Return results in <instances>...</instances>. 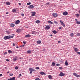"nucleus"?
<instances>
[{
    "label": "nucleus",
    "mask_w": 80,
    "mask_h": 80,
    "mask_svg": "<svg viewBox=\"0 0 80 80\" xmlns=\"http://www.w3.org/2000/svg\"><path fill=\"white\" fill-rule=\"evenodd\" d=\"M6 14H8V12H7L6 13Z\"/></svg>",
    "instance_id": "obj_57"
},
{
    "label": "nucleus",
    "mask_w": 80,
    "mask_h": 80,
    "mask_svg": "<svg viewBox=\"0 0 80 80\" xmlns=\"http://www.w3.org/2000/svg\"><path fill=\"white\" fill-rule=\"evenodd\" d=\"M30 4H31V3L30 2H28L27 3V5H30Z\"/></svg>",
    "instance_id": "obj_36"
},
{
    "label": "nucleus",
    "mask_w": 80,
    "mask_h": 80,
    "mask_svg": "<svg viewBox=\"0 0 80 80\" xmlns=\"http://www.w3.org/2000/svg\"><path fill=\"white\" fill-rule=\"evenodd\" d=\"M63 15H68V12H64L63 13Z\"/></svg>",
    "instance_id": "obj_9"
},
{
    "label": "nucleus",
    "mask_w": 80,
    "mask_h": 80,
    "mask_svg": "<svg viewBox=\"0 0 80 80\" xmlns=\"http://www.w3.org/2000/svg\"><path fill=\"white\" fill-rule=\"evenodd\" d=\"M40 74H41V75H44H44H46L45 73V72H40Z\"/></svg>",
    "instance_id": "obj_12"
},
{
    "label": "nucleus",
    "mask_w": 80,
    "mask_h": 80,
    "mask_svg": "<svg viewBox=\"0 0 80 80\" xmlns=\"http://www.w3.org/2000/svg\"><path fill=\"white\" fill-rule=\"evenodd\" d=\"M76 23H77V24H80V22H79L78 21L77 22H76Z\"/></svg>",
    "instance_id": "obj_34"
},
{
    "label": "nucleus",
    "mask_w": 80,
    "mask_h": 80,
    "mask_svg": "<svg viewBox=\"0 0 80 80\" xmlns=\"http://www.w3.org/2000/svg\"><path fill=\"white\" fill-rule=\"evenodd\" d=\"M34 8V6L33 5H30L29 6V8Z\"/></svg>",
    "instance_id": "obj_11"
},
{
    "label": "nucleus",
    "mask_w": 80,
    "mask_h": 80,
    "mask_svg": "<svg viewBox=\"0 0 80 80\" xmlns=\"http://www.w3.org/2000/svg\"><path fill=\"white\" fill-rule=\"evenodd\" d=\"M11 80H15V78L14 77L10 78Z\"/></svg>",
    "instance_id": "obj_27"
},
{
    "label": "nucleus",
    "mask_w": 80,
    "mask_h": 80,
    "mask_svg": "<svg viewBox=\"0 0 80 80\" xmlns=\"http://www.w3.org/2000/svg\"><path fill=\"white\" fill-rule=\"evenodd\" d=\"M21 76H22V74H20L19 75V77H21Z\"/></svg>",
    "instance_id": "obj_45"
},
{
    "label": "nucleus",
    "mask_w": 80,
    "mask_h": 80,
    "mask_svg": "<svg viewBox=\"0 0 80 80\" xmlns=\"http://www.w3.org/2000/svg\"><path fill=\"white\" fill-rule=\"evenodd\" d=\"M73 75H74V76H75V77H80V75H78L77 73H73Z\"/></svg>",
    "instance_id": "obj_4"
},
{
    "label": "nucleus",
    "mask_w": 80,
    "mask_h": 80,
    "mask_svg": "<svg viewBox=\"0 0 80 80\" xmlns=\"http://www.w3.org/2000/svg\"><path fill=\"white\" fill-rule=\"evenodd\" d=\"M60 41H58V43H60Z\"/></svg>",
    "instance_id": "obj_63"
},
{
    "label": "nucleus",
    "mask_w": 80,
    "mask_h": 80,
    "mask_svg": "<svg viewBox=\"0 0 80 80\" xmlns=\"http://www.w3.org/2000/svg\"><path fill=\"white\" fill-rule=\"evenodd\" d=\"M0 76H2V74H0Z\"/></svg>",
    "instance_id": "obj_56"
},
{
    "label": "nucleus",
    "mask_w": 80,
    "mask_h": 80,
    "mask_svg": "<svg viewBox=\"0 0 80 80\" xmlns=\"http://www.w3.org/2000/svg\"><path fill=\"white\" fill-rule=\"evenodd\" d=\"M56 65V66H58L59 65V64H57Z\"/></svg>",
    "instance_id": "obj_48"
},
{
    "label": "nucleus",
    "mask_w": 80,
    "mask_h": 80,
    "mask_svg": "<svg viewBox=\"0 0 80 80\" xmlns=\"http://www.w3.org/2000/svg\"><path fill=\"white\" fill-rule=\"evenodd\" d=\"M52 16L55 18H56L58 17V14L55 13H53L52 14Z\"/></svg>",
    "instance_id": "obj_2"
},
{
    "label": "nucleus",
    "mask_w": 80,
    "mask_h": 80,
    "mask_svg": "<svg viewBox=\"0 0 80 80\" xmlns=\"http://www.w3.org/2000/svg\"><path fill=\"white\" fill-rule=\"evenodd\" d=\"M53 36V35L51 34V37H52Z\"/></svg>",
    "instance_id": "obj_60"
},
{
    "label": "nucleus",
    "mask_w": 80,
    "mask_h": 80,
    "mask_svg": "<svg viewBox=\"0 0 80 80\" xmlns=\"http://www.w3.org/2000/svg\"><path fill=\"white\" fill-rule=\"evenodd\" d=\"M59 29H62V27H59Z\"/></svg>",
    "instance_id": "obj_55"
},
{
    "label": "nucleus",
    "mask_w": 80,
    "mask_h": 80,
    "mask_svg": "<svg viewBox=\"0 0 80 80\" xmlns=\"http://www.w3.org/2000/svg\"><path fill=\"white\" fill-rule=\"evenodd\" d=\"M68 62H67V61H66L65 62V65H66V66H67L68 65Z\"/></svg>",
    "instance_id": "obj_22"
},
{
    "label": "nucleus",
    "mask_w": 80,
    "mask_h": 80,
    "mask_svg": "<svg viewBox=\"0 0 80 80\" xmlns=\"http://www.w3.org/2000/svg\"><path fill=\"white\" fill-rule=\"evenodd\" d=\"M77 53H78V54L80 55V52H77Z\"/></svg>",
    "instance_id": "obj_47"
},
{
    "label": "nucleus",
    "mask_w": 80,
    "mask_h": 80,
    "mask_svg": "<svg viewBox=\"0 0 80 80\" xmlns=\"http://www.w3.org/2000/svg\"><path fill=\"white\" fill-rule=\"evenodd\" d=\"M13 60L14 61H16V60H17V58H13Z\"/></svg>",
    "instance_id": "obj_28"
},
{
    "label": "nucleus",
    "mask_w": 80,
    "mask_h": 80,
    "mask_svg": "<svg viewBox=\"0 0 80 80\" xmlns=\"http://www.w3.org/2000/svg\"><path fill=\"white\" fill-rule=\"evenodd\" d=\"M23 43H24V45H25V44H26V42H23Z\"/></svg>",
    "instance_id": "obj_43"
},
{
    "label": "nucleus",
    "mask_w": 80,
    "mask_h": 80,
    "mask_svg": "<svg viewBox=\"0 0 80 80\" xmlns=\"http://www.w3.org/2000/svg\"><path fill=\"white\" fill-rule=\"evenodd\" d=\"M20 21L19 20H17L15 22V24L16 25H17V24H19V23H20Z\"/></svg>",
    "instance_id": "obj_6"
},
{
    "label": "nucleus",
    "mask_w": 80,
    "mask_h": 80,
    "mask_svg": "<svg viewBox=\"0 0 80 80\" xmlns=\"http://www.w3.org/2000/svg\"><path fill=\"white\" fill-rule=\"evenodd\" d=\"M8 52L9 53H12V52L11 50H9L8 51Z\"/></svg>",
    "instance_id": "obj_33"
},
{
    "label": "nucleus",
    "mask_w": 80,
    "mask_h": 80,
    "mask_svg": "<svg viewBox=\"0 0 80 80\" xmlns=\"http://www.w3.org/2000/svg\"><path fill=\"white\" fill-rule=\"evenodd\" d=\"M10 73V72H9V71H8V72H7V73Z\"/></svg>",
    "instance_id": "obj_54"
},
{
    "label": "nucleus",
    "mask_w": 80,
    "mask_h": 80,
    "mask_svg": "<svg viewBox=\"0 0 80 80\" xmlns=\"http://www.w3.org/2000/svg\"><path fill=\"white\" fill-rule=\"evenodd\" d=\"M52 33H54V34H56V33H57V31L55 30H54L53 31H52Z\"/></svg>",
    "instance_id": "obj_17"
},
{
    "label": "nucleus",
    "mask_w": 80,
    "mask_h": 80,
    "mask_svg": "<svg viewBox=\"0 0 80 80\" xmlns=\"http://www.w3.org/2000/svg\"><path fill=\"white\" fill-rule=\"evenodd\" d=\"M60 77H63L65 75V74L63 73L62 72H61L59 75Z\"/></svg>",
    "instance_id": "obj_3"
},
{
    "label": "nucleus",
    "mask_w": 80,
    "mask_h": 80,
    "mask_svg": "<svg viewBox=\"0 0 80 80\" xmlns=\"http://www.w3.org/2000/svg\"><path fill=\"white\" fill-rule=\"evenodd\" d=\"M7 52H5V53H4V55H7Z\"/></svg>",
    "instance_id": "obj_38"
},
{
    "label": "nucleus",
    "mask_w": 80,
    "mask_h": 80,
    "mask_svg": "<svg viewBox=\"0 0 80 80\" xmlns=\"http://www.w3.org/2000/svg\"><path fill=\"white\" fill-rule=\"evenodd\" d=\"M74 48V50L76 52H78V48Z\"/></svg>",
    "instance_id": "obj_7"
},
{
    "label": "nucleus",
    "mask_w": 80,
    "mask_h": 80,
    "mask_svg": "<svg viewBox=\"0 0 80 80\" xmlns=\"http://www.w3.org/2000/svg\"><path fill=\"white\" fill-rule=\"evenodd\" d=\"M48 22L49 23H50L51 24H53V23L51 21H48Z\"/></svg>",
    "instance_id": "obj_24"
},
{
    "label": "nucleus",
    "mask_w": 80,
    "mask_h": 80,
    "mask_svg": "<svg viewBox=\"0 0 80 80\" xmlns=\"http://www.w3.org/2000/svg\"><path fill=\"white\" fill-rule=\"evenodd\" d=\"M35 22L36 23H40V22L39 20H37Z\"/></svg>",
    "instance_id": "obj_21"
},
{
    "label": "nucleus",
    "mask_w": 80,
    "mask_h": 80,
    "mask_svg": "<svg viewBox=\"0 0 80 80\" xmlns=\"http://www.w3.org/2000/svg\"><path fill=\"white\" fill-rule=\"evenodd\" d=\"M6 4L7 5H10V2H6Z\"/></svg>",
    "instance_id": "obj_18"
},
{
    "label": "nucleus",
    "mask_w": 80,
    "mask_h": 80,
    "mask_svg": "<svg viewBox=\"0 0 80 80\" xmlns=\"http://www.w3.org/2000/svg\"><path fill=\"white\" fill-rule=\"evenodd\" d=\"M21 15L23 17L24 16V14H22Z\"/></svg>",
    "instance_id": "obj_44"
},
{
    "label": "nucleus",
    "mask_w": 80,
    "mask_h": 80,
    "mask_svg": "<svg viewBox=\"0 0 80 80\" xmlns=\"http://www.w3.org/2000/svg\"><path fill=\"white\" fill-rule=\"evenodd\" d=\"M24 46H25V45H22V47H24Z\"/></svg>",
    "instance_id": "obj_52"
},
{
    "label": "nucleus",
    "mask_w": 80,
    "mask_h": 80,
    "mask_svg": "<svg viewBox=\"0 0 80 80\" xmlns=\"http://www.w3.org/2000/svg\"><path fill=\"white\" fill-rule=\"evenodd\" d=\"M71 37H73L74 36V34L73 33H71L70 34Z\"/></svg>",
    "instance_id": "obj_32"
},
{
    "label": "nucleus",
    "mask_w": 80,
    "mask_h": 80,
    "mask_svg": "<svg viewBox=\"0 0 80 80\" xmlns=\"http://www.w3.org/2000/svg\"><path fill=\"white\" fill-rule=\"evenodd\" d=\"M75 20L76 21H77V19H75Z\"/></svg>",
    "instance_id": "obj_59"
},
{
    "label": "nucleus",
    "mask_w": 80,
    "mask_h": 80,
    "mask_svg": "<svg viewBox=\"0 0 80 80\" xmlns=\"http://www.w3.org/2000/svg\"><path fill=\"white\" fill-rule=\"evenodd\" d=\"M30 37H31V35H30V34H28L25 35V37H27L28 38Z\"/></svg>",
    "instance_id": "obj_13"
},
{
    "label": "nucleus",
    "mask_w": 80,
    "mask_h": 80,
    "mask_svg": "<svg viewBox=\"0 0 80 80\" xmlns=\"http://www.w3.org/2000/svg\"><path fill=\"white\" fill-rule=\"evenodd\" d=\"M29 71H31L32 72H35V69H34L31 68H29Z\"/></svg>",
    "instance_id": "obj_5"
},
{
    "label": "nucleus",
    "mask_w": 80,
    "mask_h": 80,
    "mask_svg": "<svg viewBox=\"0 0 80 80\" xmlns=\"http://www.w3.org/2000/svg\"><path fill=\"white\" fill-rule=\"evenodd\" d=\"M32 52V51L30 50L28 51L27 52V53H31Z\"/></svg>",
    "instance_id": "obj_25"
},
{
    "label": "nucleus",
    "mask_w": 80,
    "mask_h": 80,
    "mask_svg": "<svg viewBox=\"0 0 80 80\" xmlns=\"http://www.w3.org/2000/svg\"><path fill=\"white\" fill-rule=\"evenodd\" d=\"M18 4H19V5H21V3H19Z\"/></svg>",
    "instance_id": "obj_53"
},
{
    "label": "nucleus",
    "mask_w": 80,
    "mask_h": 80,
    "mask_svg": "<svg viewBox=\"0 0 80 80\" xmlns=\"http://www.w3.org/2000/svg\"><path fill=\"white\" fill-rule=\"evenodd\" d=\"M35 80H40V79L38 78H37Z\"/></svg>",
    "instance_id": "obj_39"
},
{
    "label": "nucleus",
    "mask_w": 80,
    "mask_h": 80,
    "mask_svg": "<svg viewBox=\"0 0 80 80\" xmlns=\"http://www.w3.org/2000/svg\"><path fill=\"white\" fill-rule=\"evenodd\" d=\"M79 13H80V10L78 12Z\"/></svg>",
    "instance_id": "obj_61"
},
{
    "label": "nucleus",
    "mask_w": 80,
    "mask_h": 80,
    "mask_svg": "<svg viewBox=\"0 0 80 80\" xmlns=\"http://www.w3.org/2000/svg\"><path fill=\"white\" fill-rule=\"evenodd\" d=\"M35 12H32V16H34L35 15Z\"/></svg>",
    "instance_id": "obj_29"
},
{
    "label": "nucleus",
    "mask_w": 80,
    "mask_h": 80,
    "mask_svg": "<svg viewBox=\"0 0 80 80\" xmlns=\"http://www.w3.org/2000/svg\"><path fill=\"white\" fill-rule=\"evenodd\" d=\"M13 47H14L15 46V43H13Z\"/></svg>",
    "instance_id": "obj_49"
},
{
    "label": "nucleus",
    "mask_w": 80,
    "mask_h": 80,
    "mask_svg": "<svg viewBox=\"0 0 80 80\" xmlns=\"http://www.w3.org/2000/svg\"><path fill=\"white\" fill-rule=\"evenodd\" d=\"M12 12H17V10L15 9H13L12 10Z\"/></svg>",
    "instance_id": "obj_23"
},
{
    "label": "nucleus",
    "mask_w": 80,
    "mask_h": 80,
    "mask_svg": "<svg viewBox=\"0 0 80 80\" xmlns=\"http://www.w3.org/2000/svg\"><path fill=\"white\" fill-rule=\"evenodd\" d=\"M36 70H39V69H40V68L37 67L36 68Z\"/></svg>",
    "instance_id": "obj_35"
},
{
    "label": "nucleus",
    "mask_w": 80,
    "mask_h": 80,
    "mask_svg": "<svg viewBox=\"0 0 80 80\" xmlns=\"http://www.w3.org/2000/svg\"><path fill=\"white\" fill-rule=\"evenodd\" d=\"M11 26L12 27H15V24L13 23H12L11 24Z\"/></svg>",
    "instance_id": "obj_20"
},
{
    "label": "nucleus",
    "mask_w": 80,
    "mask_h": 80,
    "mask_svg": "<svg viewBox=\"0 0 80 80\" xmlns=\"http://www.w3.org/2000/svg\"><path fill=\"white\" fill-rule=\"evenodd\" d=\"M48 77L49 79H50V80H52V76L50 75H49L48 76Z\"/></svg>",
    "instance_id": "obj_14"
},
{
    "label": "nucleus",
    "mask_w": 80,
    "mask_h": 80,
    "mask_svg": "<svg viewBox=\"0 0 80 80\" xmlns=\"http://www.w3.org/2000/svg\"><path fill=\"white\" fill-rule=\"evenodd\" d=\"M75 15L77 17H78L80 16V14H76Z\"/></svg>",
    "instance_id": "obj_26"
},
{
    "label": "nucleus",
    "mask_w": 80,
    "mask_h": 80,
    "mask_svg": "<svg viewBox=\"0 0 80 80\" xmlns=\"http://www.w3.org/2000/svg\"><path fill=\"white\" fill-rule=\"evenodd\" d=\"M36 33V32L35 31H33L32 32V34H35Z\"/></svg>",
    "instance_id": "obj_30"
},
{
    "label": "nucleus",
    "mask_w": 80,
    "mask_h": 80,
    "mask_svg": "<svg viewBox=\"0 0 80 80\" xmlns=\"http://www.w3.org/2000/svg\"><path fill=\"white\" fill-rule=\"evenodd\" d=\"M16 48H18L19 47H18L17 46V47H16Z\"/></svg>",
    "instance_id": "obj_58"
},
{
    "label": "nucleus",
    "mask_w": 80,
    "mask_h": 80,
    "mask_svg": "<svg viewBox=\"0 0 80 80\" xmlns=\"http://www.w3.org/2000/svg\"><path fill=\"white\" fill-rule=\"evenodd\" d=\"M7 80H11V79L10 78L9 79H8Z\"/></svg>",
    "instance_id": "obj_62"
},
{
    "label": "nucleus",
    "mask_w": 80,
    "mask_h": 80,
    "mask_svg": "<svg viewBox=\"0 0 80 80\" xmlns=\"http://www.w3.org/2000/svg\"><path fill=\"white\" fill-rule=\"evenodd\" d=\"M42 43V42L40 40H39L38 41H37V43L38 44H40Z\"/></svg>",
    "instance_id": "obj_15"
},
{
    "label": "nucleus",
    "mask_w": 80,
    "mask_h": 80,
    "mask_svg": "<svg viewBox=\"0 0 80 80\" xmlns=\"http://www.w3.org/2000/svg\"><path fill=\"white\" fill-rule=\"evenodd\" d=\"M59 68V69H60V70H62V67H60Z\"/></svg>",
    "instance_id": "obj_42"
},
{
    "label": "nucleus",
    "mask_w": 80,
    "mask_h": 80,
    "mask_svg": "<svg viewBox=\"0 0 80 80\" xmlns=\"http://www.w3.org/2000/svg\"><path fill=\"white\" fill-rule=\"evenodd\" d=\"M16 32L18 33H20L21 32V30L20 29H18Z\"/></svg>",
    "instance_id": "obj_16"
},
{
    "label": "nucleus",
    "mask_w": 80,
    "mask_h": 80,
    "mask_svg": "<svg viewBox=\"0 0 80 80\" xmlns=\"http://www.w3.org/2000/svg\"><path fill=\"white\" fill-rule=\"evenodd\" d=\"M18 68L17 66L15 67V69H16V70H17Z\"/></svg>",
    "instance_id": "obj_37"
},
{
    "label": "nucleus",
    "mask_w": 80,
    "mask_h": 80,
    "mask_svg": "<svg viewBox=\"0 0 80 80\" xmlns=\"http://www.w3.org/2000/svg\"><path fill=\"white\" fill-rule=\"evenodd\" d=\"M47 5H48V4H50V3L47 2L46 3Z\"/></svg>",
    "instance_id": "obj_46"
},
{
    "label": "nucleus",
    "mask_w": 80,
    "mask_h": 80,
    "mask_svg": "<svg viewBox=\"0 0 80 80\" xmlns=\"http://www.w3.org/2000/svg\"><path fill=\"white\" fill-rule=\"evenodd\" d=\"M6 60L7 62H8V61H9V60L8 59H7Z\"/></svg>",
    "instance_id": "obj_50"
},
{
    "label": "nucleus",
    "mask_w": 80,
    "mask_h": 80,
    "mask_svg": "<svg viewBox=\"0 0 80 80\" xmlns=\"http://www.w3.org/2000/svg\"><path fill=\"white\" fill-rule=\"evenodd\" d=\"M32 71H31L30 72V73H31V74L32 73Z\"/></svg>",
    "instance_id": "obj_51"
},
{
    "label": "nucleus",
    "mask_w": 80,
    "mask_h": 80,
    "mask_svg": "<svg viewBox=\"0 0 80 80\" xmlns=\"http://www.w3.org/2000/svg\"><path fill=\"white\" fill-rule=\"evenodd\" d=\"M13 74H10V76H13Z\"/></svg>",
    "instance_id": "obj_40"
},
{
    "label": "nucleus",
    "mask_w": 80,
    "mask_h": 80,
    "mask_svg": "<svg viewBox=\"0 0 80 80\" xmlns=\"http://www.w3.org/2000/svg\"><path fill=\"white\" fill-rule=\"evenodd\" d=\"M54 23H55L56 24H57V22L56 21H54Z\"/></svg>",
    "instance_id": "obj_41"
},
{
    "label": "nucleus",
    "mask_w": 80,
    "mask_h": 80,
    "mask_svg": "<svg viewBox=\"0 0 80 80\" xmlns=\"http://www.w3.org/2000/svg\"><path fill=\"white\" fill-rule=\"evenodd\" d=\"M76 36L77 37H79L80 36V33H78V32L77 33V34H76Z\"/></svg>",
    "instance_id": "obj_19"
},
{
    "label": "nucleus",
    "mask_w": 80,
    "mask_h": 80,
    "mask_svg": "<svg viewBox=\"0 0 80 80\" xmlns=\"http://www.w3.org/2000/svg\"><path fill=\"white\" fill-rule=\"evenodd\" d=\"M50 27L49 26L47 25L45 27V29H47V30H49V29H50Z\"/></svg>",
    "instance_id": "obj_10"
},
{
    "label": "nucleus",
    "mask_w": 80,
    "mask_h": 80,
    "mask_svg": "<svg viewBox=\"0 0 80 80\" xmlns=\"http://www.w3.org/2000/svg\"><path fill=\"white\" fill-rule=\"evenodd\" d=\"M52 66H55V63L54 62H52Z\"/></svg>",
    "instance_id": "obj_31"
},
{
    "label": "nucleus",
    "mask_w": 80,
    "mask_h": 80,
    "mask_svg": "<svg viewBox=\"0 0 80 80\" xmlns=\"http://www.w3.org/2000/svg\"><path fill=\"white\" fill-rule=\"evenodd\" d=\"M14 35V34H13V35Z\"/></svg>",
    "instance_id": "obj_64"
},
{
    "label": "nucleus",
    "mask_w": 80,
    "mask_h": 80,
    "mask_svg": "<svg viewBox=\"0 0 80 80\" xmlns=\"http://www.w3.org/2000/svg\"><path fill=\"white\" fill-rule=\"evenodd\" d=\"M60 22L61 23V24L63 27H65V24H64V23H63V22L61 20H60Z\"/></svg>",
    "instance_id": "obj_8"
},
{
    "label": "nucleus",
    "mask_w": 80,
    "mask_h": 80,
    "mask_svg": "<svg viewBox=\"0 0 80 80\" xmlns=\"http://www.w3.org/2000/svg\"><path fill=\"white\" fill-rule=\"evenodd\" d=\"M13 38V36H5L4 37V39L5 40H7V39H10V38Z\"/></svg>",
    "instance_id": "obj_1"
}]
</instances>
